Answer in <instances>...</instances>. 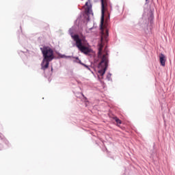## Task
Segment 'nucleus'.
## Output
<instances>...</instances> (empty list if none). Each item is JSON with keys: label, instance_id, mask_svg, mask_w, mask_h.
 Masks as SVG:
<instances>
[{"label": "nucleus", "instance_id": "nucleus-1", "mask_svg": "<svg viewBox=\"0 0 175 175\" xmlns=\"http://www.w3.org/2000/svg\"><path fill=\"white\" fill-rule=\"evenodd\" d=\"M69 34L70 35L72 39H73L74 42L76 43V46L79 49L81 53L85 54V55H88L90 53H91L92 50L90 47L87 46V42L85 40L80 38L78 34H75V29L73 27L70 28L68 31Z\"/></svg>", "mask_w": 175, "mask_h": 175}, {"label": "nucleus", "instance_id": "nucleus-2", "mask_svg": "<svg viewBox=\"0 0 175 175\" xmlns=\"http://www.w3.org/2000/svg\"><path fill=\"white\" fill-rule=\"evenodd\" d=\"M41 53L42 54L43 59L41 63V69L46 70L50 65V62L55 58L54 56V51L50 46H44L40 48Z\"/></svg>", "mask_w": 175, "mask_h": 175}, {"label": "nucleus", "instance_id": "nucleus-3", "mask_svg": "<svg viewBox=\"0 0 175 175\" xmlns=\"http://www.w3.org/2000/svg\"><path fill=\"white\" fill-rule=\"evenodd\" d=\"M159 60L161 66H165V65H166V56L163 53L159 55Z\"/></svg>", "mask_w": 175, "mask_h": 175}, {"label": "nucleus", "instance_id": "nucleus-4", "mask_svg": "<svg viewBox=\"0 0 175 175\" xmlns=\"http://www.w3.org/2000/svg\"><path fill=\"white\" fill-rule=\"evenodd\" d=\"M106 0H101V18H105Z\"/></svg>", "mask_w": 175, "mask_h": 175}, {"label": "nucleus", "instance_id": "nucleus-5", "mask_svg": "<svg viewBox=\"0 0 175 175\" xmlns=\"http://www.w3.org/2000/svg\"><path fill=\"white\" fill-rule=\"evenodd\" d=\"M139 24H141V25H147V20L143 18L140 19Z\"/></svg>", "mask_w": 175, "mask_h": 175}, {"label": "nucleus", "instance_id": "nucleus-6", "mask_svg": "<svg viewBox=\"0 0 175 175\" xmlns=\"http://www.w3.org/2000/svg\"><path fill=\"white\" fill-rule=\"evenodd\" d=\"M85 10L88 14H91V13H92V9L91 8V7H88Z\"/></svg>", "mask_w": 175, "mask_h": 175}, {"label": "nucleus", "instance_id": "nucleus-7", "mask_svg": "<svg viewBox=\"0 0 175 175\" xmlns=\"http://www.w3.org/2000/svg\"><path fill=\"white\" fill-rule=\"evenodd\" d=\"M113 120H115V121H116V122H117V124H121V120H120L118 118L114 117Z\"/></svg>", "mask_w": 175, "mask_h": 175}, {"label": "nucleus", "instance_id": "nucleus-8", "mask_svg": "<svg viewBox=\"0 0 175 175\" xmlns=\"http://www.w3.org/2000/svg\"><path fill=\"white\" fill-rule=\"evenodd\" d=\"M75 59H76V62L77 64H80V65H81V64H83V62H81V60H80V59H79L78 57H75Z\"/></svg>", "mask_w": 175, "mask_h": 175}, {"label": "nucleus", "instance_id": "nucleus-9", "mask_svg": "<svg viewBox=\"0 0 175 175\" xmlns=\"http://www.w3.org/2000/svg\"><path fill=\"white\" fill-rule=\"evenodd\" d=\"M82 66H85L88 70H90V66H87L85 64L83 63L81 64Z\"/></svg>", "mask_w": 175, "mask_h": 175}, {"label": "nucleus", "instance_id": "nucleus-10", "mask_svg": "<svg viewBox=\"0 0 175 175\" xmlns=\"http://www.w3.org/2000/svg\"><path fill=\"white\" fill-rule=\"evenodd\" d=\"M111 77V74H109L107 76V79L110 81V79Z\"/></svg>", "mask_w": 175, "mask_h": 175}, {"label": "nucleus", "instance_id": "nucleus-11", "mask_svg": "<svg viewBox=\"0 0 175 175\" xmlns=\"http://www.w3.org/2000/svg\"><path fill=\"white\" fill-rule=\"evenodd\" d=\"M62 58H72V56L63 55Z\"/></svg>", "mask_w": 175, "mask_h": 175}, {"label": "nucleus", "instance_id": "nucleus-12", "mask_svg": "<svg viewBox=\"0 0 175 175\" xmlns=\"http://www.w3.org/2000/svg\"><path fill=\"white\" fill-rule=\"evenodd\" d=\"M85 6H87L88 8L90 7V5H88V2L85 3Z\"/></svg>", "mask_w": 175, "mask_h": 175}, {"label": "nucleus", "instance_id": "nucleus-13", "mask_svg": "<svg viewBox=\"0 0 175 175\" xmlns=\"http://www.w3.org/2000/svg\"><path fill=\"white\" fill-rule=\"evenodd\" d=\"M92 29H94V27H91L89 29L90 31H91Z\"/></svg>", "mask_w": 175, "mask_h": 175}, {"label": "nucleus", "instance_id": "nucleus-14", "mask_svg": "<svg viewBox=\"0 0 175 175\" xmlns=\"http://www.w3.org/2000/svg\"><path fill=\"white\" fill-rule=\"evenodd\" d=\"M149 0H146V3H148L150 1H148Z\"/></svg>", "mask_w": 175, "mask_h": 175}, {"label": "nucleus", "instance_id": "nucleus-15", "mask_svg": "<svg viewBox=\"0 0 175 175\" xmlns=\"http://www.w3.org/2000/svg\"><path fill=\"white\" fill-rule=\"evenodd\" d=\"M81 95H82L83 96H84V94H81Z\"/></svg>", "mask_w": 175, "mask_h": 175}]
</instances>
